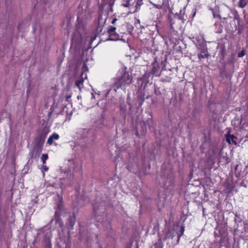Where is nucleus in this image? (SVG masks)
I'll list each match as a JSON object with an SVG mask.
<instances>
[{"mask_svg": "<svg viewBox=\"0 0 248 248\" xmlns=\"http://www.w3.org/2000/svg\"><path fill=\"white\" fill-rule=\"evenodd\" d=\"M113 80L114 81L111 85V89L117 92L119 89L124 90L126 87L129 86L132 82L133 78L127 67L123 66L117 72Z\"/></svg>", "mask_w": 248, "mask_h": 248, "instance_id": "1", "label": "nucleus"}, {"mask_svg": "<svg viewBox=\"0 0 248 248\" xmlns=\"http://www.w3.org/2000/svg\"><path fill=\"white\" fill-rule=\"evenodd\" d=\"M67 161L69 168L67 170L63 172V178L71 181L74 178V172L80 171L82 170V166L79 160L75 158H68Z\"/></svg>", "mask_w": 248, "mask_h": 248, "instance_id": "2", "label": "nucleus"}, {"mask_svg": "<svg viewBox=\"0 0 248 248\" xmlns=\"http://www.w3.org/2000/svg\"><path fill=\"white\" fill-rule=\"evenodd\" d=\"M150 71L149 72L148 75L147 74H144L141 78H138V82H141V84L142 83L146 81L147 78L149 77V75H152L155 76H159L160 74V66L158 62L156 61H155L154 62L152 63V64L151 67V69H150Z\"/></svg>", "mask_w": 248, "mask_h": 248, "instance_id": "3", "label": "nucleus"}, {"mask_svg": "<svg viewBox=\"0 0 248 248\" xmlns=\"http://www.w3.org/2000/svg\"><path fill=\"white\" fill-rule=\"evenodd\" d=\"M185 227L181 226L179 231H175L173 229H169L164 234L162 238L164 241L168 239H172L175 236H177V242H179L180 237L183 235Z\"/></svg>", "mask_w": 248, "mask_h": 248, "instance_id": "4", "label": "nucleus"}, {"mask_svg": "<svg viewBox=\"0 0 248 248\" xmlns=\"http://www.w3.org/2000/svg\"><path fill=\"white\" fill-rule=\"evenodd\" d=\"M58 197L60 200V202L57 203V209L55 211L54 218L51 219V222L55 221L56 224H59L60 226H62V223L60 220L59 216L61 214V212L63 208V205L62 202H61L62 197L60 194L58 195Z\"/></svg>", "mask_w": 248, "mask_h": 248, "instance_id": "5", "label": "nucleus"}, {"mask_svg": "<svg viewBox=\"0 0 248 248\" xmlns=\"http://www.w3.org/2000/svg\"><path fill=\"white\" fill-rule=\"evenodd\" d=\"M148 115L150 116V118H148L145 123L144 121L140 122L138 125V128L139 129V126L141 127V131L142 133H144L146 131V125H147L149 128L153 127V121L152 118V115L150 113H148Z\"/></svg>", "mask_w": 248, "mask_h": 248, "instance_id": "6", "label": "nucleus"}, {"mask_svg": "<svg viewBox=\"0 0 248 248\" xmlns=\"http://www.w3.org/2000/svg\"><path fill=\"white\" fill-rule=\"evenodd\" d=\"M42 149L43 148H42L33 145L32 149L30 151L29 153L30 159L28 162V163H30V159L38 158L42 151Z\"/></svg>", "mask_w": 248, "mask_h": 248, "instance_id": "7", "label": "nucleus"}, {"mask_svg": "<svg viewBox=\"0 0 248 248\" xmlns=\"http://www.w3.org/2000/svg\"><path fill=\"white\" fill-rule=\"evenodd\" d=\"M46 137V134L43 132L39 133L34 140L33 145L43 148Z\"/></svg>", "mask_w": 248, "mask_h": 248, "instance_id": "8", "label": "nucleus"}, {"mask_svg": "<svg viewBox=\"0 0 248 248\" xmlns=\"http://www.w3.org/2000/svg\"><path fill=\"white\" fill-rule=\"evenodd\" d=\"M87 78V74L82 72L81 74V78L79 80H77L76 82V84L77 86L81 90V88L83 87V82L84 81V79H86Z\"/></svg>", "mask_w": 248, "mask_h": 248, "instance_id": "9", "label": "nucleus"}, {"mask_svg": "<svg viewBox=\"0 0 248 248\" xmlns=\"http://www.w3.org/2000/svg\"><path fill=\"white\" fill-rule=\"evenodd\" d=\"M76 222V218L74 215L69 216L68 218L67 225L70 227L71 229H73Z\"/></svg>", "mask_w": 248, "mask_h": 248, "instance_id": "10", "label": "nucleus"}, {"mask_svg": "<svg viewBox=\"0 0 248 248\" xmlns=\"http://www.w3.org/2000/svg\"><path fill=\"white\" fill-rule=\"evenodd\" d=\"M198 58L199 60H202V59L207 58L209 57V53L206 49H203L201 51V53L199 54L198 55Z\"/></svg>", "mask_w": 248, "mask_h": 248, "instance_id": "11", "label": "nucleus"}, {"mask_svg": "<svg viewBox=\"0 0 248 248\" xmlns=\"http://www.w3.org/2000/svg\"><path fill=\"white\" fill-rule=\"evenodd\" d=\"M215 31L216 33H221L223 31V27L219 22H216L215 24Z\"/></svg>", "mask_w": 248, "mask_h": 248, "instance_id": "12", "label": "nucleus"}, {"mask_svg": "<svg viewBox=\"0 0 248 248\" xmlns=\"http://www.w3.org/2000/svg\"><path fill=\"white\" fill-rule=\"evenodd\" d=\"M109 39L110 40L112 41H116L119 39V34L116 32L114 31V32H111L110 33H109Z\"/></svg>", "mask_w": 248, "mask_h": 248, "instance_id": "13", "label": "nucleus"}, {"mask_svg": "<svg viewBox=\"0 0 248 248\" xmlns=\"http://www.w3.org/2000/svg\"><path fill=\"white\" fill-rule=\"evenodd\" d=\"M226 140L229 143H231V140H232V135L230 134V129H228L225 135Z\"/></svg>", "mask_w": 248, "mask_h": 248, "instance_id": "14", "label": "nucleus"}, {"mask_svg": "<svg viewBox=\"0 0 248 248\" xmlns=\"http://www.w3.org/2000/svg\"><path fill=\"white\" fill-rule=\"evenodd\" d=\"M45 248H52V244L49 238H46L44 240Z\"/></svg>", "mask_w": 248, "mask_h": 248, "instance_id": "15", "label": "nucleus"}, {"mask_svg": "<svg viewBox=\"0 0 248 248\" xmlns=\"http://www.w3.org/2000/svg\"><path fill=\"white\" fill-rule=\"evenodd\" d=\"M224 191L225 193H230L232 190V186L231 185L226 184L225 185Z\"/></svg>", "mask_w": 248, "mask_h": 248, "instance_id": "16", "label": "nucleus"}, {"mask_svg": "<svg viewBox=\"0 0 248 248\" xmlns=\"http://www.w3.org/2000/svg\"><path fill=\"white\" fill-rule=\"evenodd\" d=\"M131 0H124L122 5L125 7H131L133 5V4H131Z\"/></svg>", "mask_w": 248, "mask_h": 248, "instance_id": "17", "label": "nucleus"}, {"mask_svg": "<svg viewBox=\"0 0 248 248\" xmlns=\"http://www.w3.org/2000/svg\"><path fill=\"white\" fill-rule=\"evenodd\" d=\"M138 1L136 3V5L135 6V7H136V8L135 9H134L133 11H131L130 12H129L128 13H135L137 11V10L139 8V7H140L141 4H142V2H141V0H137Z\"/></svg>", "mask_w": 248, "mask_h": 248, "instance_id": "18", "label": "nucleus"}, {"mask_svg": "<svg viewBox=\"0 0 248 248\" xmlns=\"http://www.w3.org/2000/svg\"><path fill=\"white\" fill-rule=\"evenodd\" d=\"M127 169L129 171H130V172H132L134 173H135L136 174L137 172V171L136 170V169H135L134 168V167L132 165L129 164L128 166H127Z\"/></svg>", "mask_w": 248, "mask_h": 248, "instance_id": "19", "label": "nucleus"}, {"mask_svg": "<svg viewBox=\"0 0 248 248\" xmlns=\"http://www.w3.org/2000/svg\"><path fill=\"white\" fill-rule=\"evenodd\" d=\"M48 155L47 154H42L41 159L43 164H45L46 160L48 159Z\"/></svg>", "mask_w": 248, "mask_h": 248, "instance_id": "20", "label": "nucleus"}, {"mask_svg": "<svg viewBox=\"0 0 248 248\" xmlns=\"http://www.w3.org/2000/svg\"><path fill=\"white\" fill-rule=\"evenodd\" d=\"M213 15L214 17H217L220 18V15L218 14L217 10V8L212 10Z\"/></svg>", "mask_w": 248, "mask_h": 248, "instance_id": "21", "label": "nucleus"}, {"mask_svg": "<svg viewBox=\"0 0 248 248\" xmlns=\"http://www.w3.org/2000/svg\"><path fill=\"white\" fill-rule=\"evenodd\" d=\"M48 170V167H47L46 165H45V164H43V166H42L41 168V171L43 173V176H45V171H47Z\"/></svg>", "mask_w": 248, "mask_h": 248, "instance_id": "22", "label": "nucleus"}, {"mask_svg": "<svg viewBox=\"0 0 248 248\" xmlns=\"http://www.w3.org/2000/svg\"><path fill=\"white\" fill-rule=\"evenodd\" d=\"M138 97L140 101V105L141 106L145 100V97H144V95H139L138 96Z\"/></svg>", "mask_w": 248, "mask_h": 248, "instance_id": "23", "label": "nucleus"}, {"mask_svg": "<svg viewBox=\"0 0 248 248\" xmlns=\"http://www.w3.org/2000/svg\"><path fill=\"white\" fill-rule=\"evenodd\" d=\"M116 28L115 27L110 26L109 27V28L108 29V34L111 32H114V31H116Z\"/></svg>", "mask_w": 248, "mask_h": 248, "instance_id": "24", "label": "nucleus"}, {"mask_svg": "<svg viewBox=\"0 0 248 248\" xmlns=\"http://www.w3.org/2000/svg\"><path fill=\"white\" fill-rule=\"evenodd\" d=\"M246 2L245 0H240L239 2V6L241 8H243L246 5Z\"/></svg>", "mask_w": 248, "mask_h": 248, "instance_id": "25", "label": "nucleus"}, {"mask_svg": "<svg viewBox=\"0 0 248 248\" xmlns=\"http://www.w3.org/2000/svg\"><path fill=\"white\" fill-rule=\"evenodd\" d=\"M176 17H177L178 19H180L182 20V22L184 23L185 22V21L186 20L184 18V16L181 15V14L179 15H176L175 16Z\"/></svg>", "mask_w": 248, "mask_h": 248, "instance_id": "26", "label": "nucleus"}, {"mask_svg": "<svg viewBox=\"0 0 248 248\" xmlns=\"http://www.w3.org/2000/svg\"><path fill=\"white\" fill-rule=\"evenodd\" d=\"M51 137H52V138L53 139V140H57L60 138L59 135L58 134L56 133H53L51 135Z\"/></svg>", "mask_w": 248, "mask_h": 248, "instance_id": "27", "label": "nucleus"}, {"mask_svg": "<svg viewBox=\"0 0 248 248\" xmlns=\"http://www.w3.org/2000/svg\"><path fill=\"white\" fill-rule=\"evenodd\" d=\"M47 143L49 144V145H52L53 143V139L52 138V137L51 136H50L47 140Z\"/></svg>", "mask_w": 248, "mask_h": 248, "instance_id": "28", "label": "nucleus"}, {"mask_svg": "<svg viewBox=\"0 0 248 248\" xmlns=\"http://www.w3.org/2000/svg\"><path fill=\"white\" fill-rule=\"evenodd\" d=\"M154 93H155L156 95H160L161 94V92L159 90L158 88H157V87H155V91H154Z\"/></svg>", "mask_w": 248, "mask_h": 248, "instance_id": "29", "label": "nucleus"}, {"mask_svg": "<svg viewBox=\"0 0 248 248\" xmlns=\"http://www.w3.org/2000/svg\"><path fill=\"white\" fill-rule=\"evenodd\" d=\"M102 30V26H100L99 25H98L97 27H96V31L97 32H99L100 33V32H101Z\"/></svg>", "mask_w": 248, "mask_h": 248, "instance_id": "30", "label": "nucleus"}, {"mask_svg": "<svg viewBox=\"0 0 248 248\" xmlns=\"http://www.w3.org/2000/svg\"><path fill=\"white\" fill-rule=\"evenodd\" d=\"M245 55V51L244 50H242L240 53H239L238 55V57H242Z\"/></svg>", "mask_w": 248, "mask_h": 248, "instance_id": "31", "label": "nucleus"}, {"mask_svg": "<svg viewBox=\"0 0 248 248\" xmlns=\"http://www.w3.org/2000/svg\"><path fill=\"white\" fill-rule=\"evenodd\" d=\"M162 3L166 6H169V0H162Z\"/></svg>", "mask_w": 248, "mask_h": 248, "instance_id": "32", "label": "nucleus"}, {"mask_svg": "<svg viewBox=\"0 0 248 248\" xmlns=\"http://www.w3.org/2000/svg\"><path fill=\"white\" fill-rule=\"evenodd\" d=\"M93 209L94 212H97V211L99 210V207L96 205L94 204L93 206Z\"/></svg>", "mask_w": 248, "mask_h": 248, "instance_id": "33", "label": "nucleus"}, {"mask_svg": "<svg viewBox=\"0 0 248 248\" xmlns=\"http://www.w3.org/2000/svg\"><path fill=\"white\" fill-rule=\"evenodd\" d=\"M155 7L156 8L160 9L162 8V5L160 4H155Z\"/></svg>", "mask_w": 248, "mask_h": 248, "instance_id": "34", "label": "nucleus"}, {"mask_svg": "<svg viewBox=\"0 0 248 248\" xmlns=\"http://www.w3.org/2000/svg\"><path fill=\"white\" fill-rule=\"evenodd\" d=\"M163 81L170 82L171 81V79L170 78H165V79H163Z\"/></svg>", "mask_w": 248, "mask_h": 248, "instance_id": "35", "label": "nucleus"}, {"mask_svg": "<svg viewBox=\"0 0 248 248\" xmlns=\"http://www.w3.org/2000/svg\"><path fill=\"white\" fill-rule=\"evenodd\" d=\"M83 70H87L88 68L86 64H84L82 67Z\"/></svg>", "mask_w": 248, "mask_h": 248, "instance_id": "36", "label": "nucleus"}, {"mask_svg": "<svg viewBox=\"0 0 248 248\" xmlns=\"http://www.w3.org/2000/svg\"><path fill=\"white\" fill-rule=\"evenodd\" d=\"M117 20V19L116 18H115L112 21L111 23L113 24H114Z\"/></svg>", "mask_w": 248, "mask_h": 248, "instance_id": "37", "label": "nucleus"}, {"mask_svg": "<svg viewBox=\"0 0 248 248\" xmlns=\"http://www.w3.org/2000/svg\"><path fill=\"white\" fill-rule=\"evenodd\" d=\"M55 185H56V184H53L52 186L51 185H49L48 186H47V188H50L51 187H54Z\"/></svg>", "mask_w": 248, "mask_h": 248, "instance_id": "38", "label": "nucleus"}, {"mask_svg": "<svg viewBox=\"0 0 248 248\" xmlns=\"http://www.w3.org/2000/svg\"><path fill=\"white\" fill-rule=\"evenodd\" d=\"M92 98H95V95H94L93 93H92Z\"/></svg>", "mask_w": 248, "mask_h": 248, "instance_id": "39", "label": "nucleus"}, {"mask_svg": "<svg viewBox=\"0 0 248 248\" xmlns=\"http://www.w3.org/2000/svg\"><path fill=\"white\" fill-rule=\"evenodd\" d=\"M150 97V95H148L146 97V99H148Z\"/></svg>", "mask_w": 248, "mask_h": 248, "instance_id": "40", "label": "nucleus"}, {"mask_svg": "<svg viewBox=\"0 0 248 248\" xmlns=\"http://www.w3.org/2000/svg\"><path fill=\"white\" fill-rule=\"evenodd\" d=\"M136 134L137 136H139V132L137 131Z\"/></svg>", "mask_w": 248, "mask_h": 248, "instance_id": "41", "label": "nucleus"}, {"mask_svg": "<svg viewBox=\"0 0 248 248\" xmlns=\"http://www.w3.org/2000/svg\"><path fill=\"white\" fill-rule=\"evenodd\" d=\"M233 144H236V143L235 141H234V140H233Z\"/></svg>", "mask_w": 248, "mask_h": 248, "instance_id": "42", "label": "nucleus"}, {"mask_svg": "<svg viewBox=\"0 0 248 248\" xmlns=\"http://www.w3.org/2000/svg\"><path fill=\"white\" fill-rule=\"evenodd\" d=\"M100 21V17H99V19H98V22H99Z\"/></svg>", "mask_w": 248, "mask_h": 248, "instance_id": "43", "label": "nucleus"}, {"mask_svg": "<svg viewBox=\"0 0 248 248\" xmlns=\"http://www.w3.org/2000/svg\"><path fill=\"white\" fill-rule=\"evenodd\" d=\"M110 11H111V12H112V11H113L112 8H110Z\"/></svg>", "mask_w": 248, "mask_h": 248, "instance_id": "44", "label": "nucleus"}, {"mask_svg": "<svg viewBox=\"0 0 248 248\" xmlns=\"http://www.w3.org/2000/svg\"><path fill=\"white\" fill-rule=\"evenodd\" d=\"M215 235H217V234H216V232H215Z\"/></svg>", "mask_w": 248, "mask_h": 248, "instance_id": "45", "label": "nucleus"}, {"mask_svg": "<svg viewBox=\"0 0 248 248\" xmlns=\"http://www.w3.org/2000/svg\"><path fill=\"white\" fill-rule=\"evenodd\" d=\"M215 235H217V234H216V232H215Z\"/></svg>", "mask_w": 248, "mask_h": 248, "instance_id": "46", "label": "nucleus"}, {"mask_svg": "<svg viewBox=\"0 0 248 248\" xmlns=\"http://www.w3.org/2000/svg\"><path fill=\"white\" fill-rule=\"evenodd\" d=\"M135 165L136 166V167H137V165L136 164V163H135Z\"/></svg>", "mask_w": 248, "mask_h": 248, "instance_id": "47", "label": "nucleus"}, {"mask_svg": "<svg viewBox=\"0 0 248 248\" xmlns=\"http://www.w3.org/2000/svg\"><path fill=\"white\" fill-rule=\"evenodd\" d=\"M117 165H118V163H116V166H117Z\"/></svg>", "mask_w": 248, "mask_h": 248, "instance_id": "48", "label": "nucleus"}]
</instances>
